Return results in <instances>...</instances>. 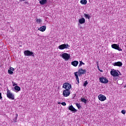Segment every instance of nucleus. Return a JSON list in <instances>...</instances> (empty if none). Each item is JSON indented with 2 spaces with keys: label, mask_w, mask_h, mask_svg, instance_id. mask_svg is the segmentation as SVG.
<instances>
[{
  "label": "nucleus",
  "mask_w": 126,
  "mask_h": 126,
  "mask_svg": "<svg viewBox=\"0 0 126 126\" xmlns=\"http://www.w3.org/2000/svg\"><path fill=\"white\" fill-rule=\"evenodd\" d=\"M78 61H74L73 62H71L72 65H73V66H76L77 65H78Z\"/></svg>",
  "instance_id": "17"
},
{
  "label": "nucleus",
  "mask_w": 126,
  "mask_h": 126,
  "mask_svg": "<svg viewBox=\"0 0 126 126\" xmlns=\"http://www.w3.org/2000/svg\"><path fill=\"white\" fill-rule=\"evenodd\" d=\"M112 65L114 66H123V63L122 62H117L114 63H112Z\"/></svg>",
  "instance_id": "11"
},
{
  "label": "nucleus",
  "mask_w": 126,
  "mask_h": 126,
  "mask_svg": "<svg viewBox=\"0 0 126 126\" xmlns=\"http://www.w3.org/2000/svg\"><path fill=\"white\" fill-rule=\"evenodd\" d=\"M70 94V91L68 90H65L63 92V95L64 97H68V95Z\"/></svg>",
  "instance_id": "10"
},
{
  "label": "nucleus",
  "mask_w": 126,
  "mask_h": 126,
  "mask_svg": "<svg viewBox=\"0 0 126 126\" xmlns=\"http://www.w3.org/2000/svg\"><path fill=\"white\" fill-rule=\"evenodd\" d=\"M69 47H70V46L68 44H63L59 46L58 49H59V50H64V49H68Z\"/></svg>",
  "instance_id": "4"
},
{
  "label": "nucleus",
  "mask_w": 126,
  "mask_h": 126,
  "mask_svg": "<svg viewBox=\"0 0 126 126\" xmlns=\"http://www.w3.org/2000/svg\"><path fill=\"white\" fill-rule=\"evenodd\" d=\"M74 75L76 77V80H77L79 79V78H78V73L77 72H75L74 73Z\"/></svg>",
  "instance_id": "22"
},
{
  "label": "nucleus",
  "mask_w": 126,
  "mask_h": 126,
  "mask_svg": "<svg viewBox=\"0 0 126 126\" xmlns=\"http://www.w3.org/2000/svg\"><path fill=\"white\" fill-rule=\"evenodd\" d=\"M111 47L112 49H115V50H117L118 51H122L123 49L120 47V45L118 44H113L111 45Z\"/></svg>",
  "instance_id": "6"
},
{
  "label": "nucleus",
  "mask_w": 126,
  "mask_h": 126,
  "mask_svg": "<svg viewBox=\"0 0 126 126\" xmlns=\"http://www.w3.org/2000/svg\"><path fill=\"white\" fill-rule=\"evenodd\" d=\"M25 3H28V2H25Z\"/></svg>",
  "instance_id": "38"
},
{
  "label": "nucleus",
  "mask_w": 126,
  "mask_h": 126,
  "mask_svg": "<svg viewBox=\"0 0 126 126\" xmlns=\"http://www.w3.org/2000/svg\"><path fill=\"white\" fill-rule=\"evenodd\" d=\"M46 26H42L41 27H40L38 29V30H39V31H41V32H44V31H46Z\"/></svg>",
  "instance_id": "13"
},
{
  "label": "nucleus",
  "mask_w": 126,
  "mask_h": 126,
  "mask_svg": "<svg viewBox=\"0 0 126 126\" xmlns=\"http://www.w3.org/2000/svg\"><path fill=\"white\" fill-rule=\"evenodd\" d=\"M39 0V3L41 5H44V4H46V3H47V0Z\"/></svg>",
  "instance_id": "14"
},
{
  "label": "nucleus",
  "mask_w": 126,
  "mask_h": 126,
  "mask_svg": "<svg viewBox=\"0 0 126 126\" xmlns=\"http://www.w3.org/2000/svg\"><path fill=\"white\" fill-rule=\"evenodd\" d=\"M77 72L79 76H81L82 74H85V73H86V70L80 68L78 70V71Z\"/></svg>",
  "instance_id": "9"
},
{
  "label": "nucleus",
  "mask_w": 126,
  "mask_h": 126,
  "mask_svg": "<svg viewBox=\"0 0 126 126\" xmlns=\"http://www.w3.org/2000/svg\"><path fill=\"white\" fill-rule=\"evenodd\" d=\"M98 98L99 99V100H100V101H105V100H106V96H105V95H103V94H99L98 96Z\"/></svg>",
  "instance_id": "12"
},
{
  "label": "nucleus",
  "mask_w": 126,
  "mask_h": 126,
  "mask_svg": "<svg viewBox=\"0 0 126 126\" xmlns=\"http://www.w3.org/2000/svg\"><path fill=\"white\" fill-rule=\"evenodd\" d=\"M63 88H64L65 90H69L71 88V85L68 83H65L63 84Z\"/></svg>",
  "instance_id": "8"
},
{
  "label": "nucleus",
  "mask_w": 126,
  "mask_h": 126,
  "mask_svg": "<svg viewBox=\"0 0 126 126\" xmlns=\"http://www.w3.org/2000/svg\"><path fill=\"white\" fill-rule=\"evenodd\" d=\"M10 70H12V71H13L14 70V68H13L12 67H10Z\"/></svg>",
  "instance_id": "33"
},
{
  "label": "nucleus",
  "mask_w": 126,
  "mask_h": 126,
  "mask_svg": "<svg viewBox=\"0 0 126 126\" xmlns=\"http://www.w3.org/2000/svg\"><path fill=\"white\" fill-rule=\"evenodd\" d=\"M88 84V82L87 81H86L85 83H84L83 86L85 87H86V86Z\"/></svg>",
  "instance_id": "27"
},
{
  "label": "nucleus",
  "mask_w": 126,
  "mask_h": 126,
  "mask_svg": "<svg viewBox=\"0 0 126 126\" xmlns=\"http://www.w3.org/2000/svg\"><path fill=\"white\" fill-rule=\"evenodd\" d=\"M98 70H100V68H98Z\"/></svg>",
  "instance_id": "40"
},
{
  "label": "nucleus",
  "mask_w": 126,
  "mask_h": 126,
  "mask_svg": "<svg viewBox=\"0 0 126 126\" xmlns=\"http://www.w3.org/2000/svg\"><path fill=\"white\" fill-rule=\"evenodd\" d=\"M58 104H62V103H61V102H58Z\"/></svg>",
  "instance_id": "37"
},
{
  "label": "nucleus",
  "mask_w": 126,
  "mask_h": 126,
  "mask_svg": "<svg viewBox=\"0 0 126 126\" xmlns=\"http://www.w3.org/2000/svg\"><path fill=\"white\" fill-rule=\"evenodd\" d=\"M17 118H18V114L17 113H16L15 117L13 119L14 123H17Z\"/></svg>",
  "instance_id": "18"
},
{
  "label": "nucleus",
  "mask_w": 126,
  "mask_h": 126,
  "mask_svg": "<svg viewBox=\"0 0 126 126\" xmlns=\"http://www.w3.org/2000/svg\"><path fill=\"white\" fill-rule=\"evenodd\" d=\"M2 99V96H1V93H0V100H1Z\"/></svg>",
  "instance_id": "32"
},
{
  "label": "nucleus",
  "mask_w": 126,
  "mask_h": 126,
  "mask_svg": "<svg viewBox=\"0 0 126 126\" xmlns=\"http://www.w3.org/2000/svg\"><path fill=\"white\" fill-rule=\"evenodd\" d=\"M110 74L111 75H112V76H114V77H117L119 76V75H122V74H121V72L119 70H115L113 69L110 71Z\"/></svg>",
  "instance_id": "1"
},
{
  "label": "nucleus",
  "mask_w": 126,
  "mask_h": 126,
  "mask_svg": "<svg viewBox=\"0 0 126 126\" xmlns=\"http://www.w3.org/2000/svg\"><path fill=\"white\" fill-rule=\"evenodd\" d=\"M24 54L26 57H35V54L29 50H25L24 52Z\"/></svg>",
  "instance_id": "2"
},
{
  "label": "nucleus",
  "mask_w": 126,
  "mask_h": 126,
  "mask_svg": "<svg viewBox=\"0 0 126 126\" xmlns=\"http://www.w3.org/2000/svg\"><path fill=\"white\" fill-rule=\"evenodd\" d=\"M96 63L97 64V66H98V65H99V62H96Z\"/></svg>",
  "instance_id": "35"
},
{
  "label": "nucleus",
  "mask_w": 126,
  "mask_h": 126,
  "mask_svg": "<svg viewBox=\"0 0 126 126\" xmlns=\"http://www.w3.org/2000/svg\"><path fill=\"white\" fill-rule=\"evenodd\" d=\"M121 113L123 114V115H126V110H122Z\"/></svg>",
  "instance_id": "29"
},
{
  "label": "nucleus",
  "mask_w": 126,
  "mask_h": 126,
  "mask_svg": "<svg viewBox=\"0 0 126 126\" xmlns=\"http://www.w3.org/2000/svg\"><path fill=\"white\" fill-rule=\"evenodd\" d=\"M82 64H83V65H84L85 64V63L82 62V61H80V63H79V67L81 66V65H82Z\"/></svg>",
  "instance_id": "24"
},
{
  "label": "nucleus",
  "mask_w": 126,
  "mask_h": 126,
  "mask_svg": "<svg viewBox=\"0 0 126 126\" xmlns=\"http://www.w3.org/2000/svg\"><path fill=\"white\" fill-rule=\"evenodd\" d=\"M61 57L65 60V61H68L69 59H70V55L67 53H63L61 55Z\"/></svg>",
  "instance_id": "5"
},
{
  "label": "nucleus",
  "mask_w": 126,
  "mask_h": 126,
  "mask_svg": "<svg viewBox=\"0 0 126 126\" xmlns=\"http://www.w3.org/2000/svg\"><path fill=\"white\" fill-rule=\"evenodd\" d=\"M13 86H15V85H17V84H16L14 82H12Z\"/></svg>",
  "instance_id": "31"
},
{
  "label": "nucleus",
  "mask_w": 126,
  "mask_h": 126,
  "mask_svg": "<svg viewBox=\"0 0 126 126\" xmlns=\"http://www.w3.org/2000/svg\"><path fill=\"white\" fill-rule=\"evenodd\" d=\"M97 68H99V65L98 66H97Z\"/></svg>",
  "instance_id": "39"
},
{
  "label": "nucleus",
  "mask_w": 126,
  "mask_h": 126,
  "mask_svg": "<svg viewBox=\"0 0 126 126\" xmlns=\"http://www.w3.org/2000/svg\"><path fill=\"white\" fill-rule=\"evenodd\" d=\"M99 81L101 83H103L104 84H107L109 81L107 79V78L105 77H101L99 78Z\"/></svg>",
  "instance_id": "7"
},
{
  "label": "nucleus",
  "mask_w": 126,
  "mask_h": 126,
  "mask_svg": "<svg viewBox=\"0 0 126 126\" xmlns=\"http://www.w3.org/2000/svg\"><path fill=\"white\" fill-rule=\"evenodd\" d=\"M80 3H81V4H87V0H81L80 1Z\"/></svg>",
  "instance_id": "20"
},
{
  "label": "nucleus",
  "mask_w": 126,
  "mask_h": 126,
  "mask_svg": "<svg viewBox=\"0 0 126 126\" xmlns=\"http://www.w3.org/2000/svg\"><path fill=\"white\" fill-rule=\"evenodd\" d=\"M81 102H83V103H84L85 104H86L87 103V99L84 98H81Z\"/></svg>",
  "instance_id": "21"
},
{
  "label": "nucleus",
  "mask_w": 126,
  "mask_h": 126,
  "mask_svg": "<svg viewBox=\"0 0 126 126\" xmlns=\"http://www.w3.org/2000/svg\"><path fill=\"white\" fill-rule=\"evenodd\" d=\"M85 17L86 19H90V16L88 14H84Z\"/></svg>",
  "instance_id": "23"
},
{
  "label": "nucleus",
  "mask_w": 126,
  "mask_h": 126,
  "mask_svg": "<svg viewBox=\"0 0 126 126\" xmlns=\"http://www.w3.org/2000/svg\"><path fill=\"white\" fill-rule=\"evenodd\" d=\"M61 105L63 106H66V103H65V102H62L61 103Z\"/></svg>",
  "instance_id": "30"
},
{
  "label": "nucleus",
  "mask_w": 126,
  "mask_h": 126,
  "mask_svg": "<svg viewBox=\"0 0 126 126\" xmlns=\"http://www.w3.org/2000/svg\"><path fill=\"white\" fill-rule=\"evenodd\" d=\"M99 71H100V72H103V70H100Z\"/></svg>",
  "instance_id": "36"
},
{
  "label": "nucleus",
  "mask_w": 126,
  "mask_h": 126,
  "mask_svg": "<svg viewBox=\"0 0 126 126\" xmlns=\"http://www.w3.org/2000/svg\"><path fill=\"white\" fill-rule=\"evenodd\" d=\"M76 80H77L76 84H79V79Z\"/></svg>",
  "instance_id": "34"
},
{
  "label": "nucleus",
  "mask_w": 126,
  "mask_h": 126,
  "mask_svg": "<svg viewBox=\"0 0 126 126\" xmlns=\"http://www.w3.org/2000/svg\"><path fill=\"white\" fill-rule=\"evenodd\" d=\"M76 106L79 109H80V108H81V105H80V104H79V103H76Z\"/></svg>",
  "instance_id": "25"
},
{
  "label": "nucleus",
  "mask_w": 126,
  "mask_h": 126,
  "mask_svg": "<svg viewBox=\"0 0 126 126\" xmlns=\"http://www.w3.org/2000/svg\"><path fill=\"white\" fill-rule=\"evenodd\" d=\"M37 23H38V24H40L41 23V19H37L36 20Z\"/></svg>",
  "instance_id": "28"
},
{
  "label": "nucleus",
  "mask_w": 126,
  "mask_h": 126,
  "mask_svg": "<svg viewBox=\"0 0 126 126\" xmlns=\"http://www.w3.org/2000/svg\"><path fill=\"white\" fill-rule=\"evenodd\" d=\"M69 110H70V111H72V112H76V111H77L72 105L69 106Z\"/></svg>",
  "instance_id": "15"
},
{
  "label": "nucleus",
  "mask_w": 126,
  "mask_h": 126,
  "mask_svg": "<svg viewBox=\"0 0 126 126\" xmlns=\"http://www.w3.org/2000/svg\"><path fill=\"white\" fill-rule=\"evenodd\" d=\"M6 96L7 98L9 99H11V100H14V94L8 90V89H7V92H6Z\"/></svg>",
  "instance_id": "3"
},
{
  "label": "nucleus",
  "mask_w": 126,
  "mask_h": 126,
  "mask_svg": "<svg viewBox=\"0 0 126 126\" xmlns=\"http://www.w3.org/2000/svg\"><path fill=\"white\" fill-rule=\"evenodd\" d=\"M14 89L15 90H16V91H20V90H21V89L20 88V87L18 86H16L14 87Z\"/></svg>",
  "instance_id": "19"
},
{
  "label": "nucleus",
  "mask_w": 126,
  "mask_h": 126,
  "mask_svg": "<svg viewBox=\"0 0 126 126\" xmlns=\"http://www.w3.org/2000/svg\"><path fill=\"white\" fill-rule=\"evenodd\" d=\"M85 22V19L84 18H82L79 20V23L80 24H84Z\"/></svg>",
  "instance_id": "16"
},
{
  "label": "nucleus",
  "mask_w": 126,
  "mask_h": 126,
  "mask_svg": "<svg viewBox=\"0 0 126 126\" xmlns=\"http://www.w3.org/2000/svg\"><path fill=\"white\" fill-rule=\"evenodd\" d=\"M8 73H9V74H13V71L10 69L8 70Z\"/></svg>",
  "instance_id": "26"
}]
</instances>
